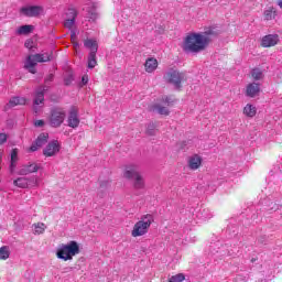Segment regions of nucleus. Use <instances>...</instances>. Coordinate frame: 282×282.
<instances>
[{
	"label": "nucleus",
	"mask_w": 282,
	"mask_h": 282,
	"mask_svg": "<svg viewBox=\"0 0 282 282\" xmlns=\"http://www.w3.org/2000/svg\"><path fill=\"white\" fill-rule=\"evenodd\" d=\"M243 113H245V116H248V118H254V116H257V108L254 106L248 104L243 108Z\"/></svg>",
	"instance_id": "obj_25"
},
{
	"label": "nucleus",
	"mask_w": 282,
	"mask_h": 282,
	"mask_svg": "<svg viewBox=\"0 0 282 282\" xmlns=\"http://www.w3.org/2000/svg\"><path fill=\"white\" fill-rule=\"evenodd\" d=\"M96 65H98V62L96 61V50H94L88 55V69H94Z\"/></svg>",
	"instance_id": "obj_26"
},
{
	"label": "nucleus",
	"mask_w": 282,
	"mask_h": 282,
	"mask_svg": "<svg viewBox=\"0 0 282 282\" xmlns=\"http://www.w3.org/2000/svg\"><path fill=\"white\" fill-rule=\"evenodd\" d=\"M73 45H74L75 50L79 47V44H78V42H76V41L73 42Z\"/></svg>",
	"instance_id": "obj_47"
},
{
	"label": "nucleus",
	"mask_w": 282,
	"mask_h": 282,
	"mask_svg": "<svg viewBox=\"0 0 282 282\" xmlns=\"http://www.w3.org/2000/svg\"><path fill=\"white\" fill-rule=\"evenodd\" d=\"M251 78H253V80L263 79V70H261L260 68H253L251 70Z\"/></svg>",
	"instance_id": "obj_29"
},
{
	"label": "nucleus",
	"mask_w": 282,
	"mask_h": 282,
	"mask_svg": "<svg viewBox=\"0 0 282 282\" xmlns=\"http://www.w3.org/2000/svg\"><path fill=\"white\" fill-rule=\"evenodd\" d=\"M88 19L96 21L98 19V13H96V11L88 12Z\"/></svg>",
	"instance_id": "obj_37"
},
{
	"label": "nucleus",
	"mask_w": 282,
	"mask_h": 282,
	"mask_svg": "<svg viewBox=\"0 0 282 282\" xmlns=\"http://www.w3.org/2000/svg\"><path fill=\"white\" fill-rule=\"evenodd\" d=\"M20 12L24 17H40V14H43L44 9L41 6H30V7H22L20 9Z\"/></svg>",
	"instance_id": "obj_9"
},
{
	"label": "nucleus",
	"mask_w": 282,
	"mask_h": 282,
	"mask_svg": "<svg viewBox=\"0 0 282 282\" xmlns=\"http://www.w3.org/2000/svg\"><path fill=\"white\" fill-rule=\"evenodd\" d=\"M109 185H110L109 181H104L100 183L101 188H107V186H109Z\"/></svg>",
	"instance_id": "obj_45"
},
{
	"label": "nucleus",
	"mask_w": 282,
	"mask_h": 282,
	"mask_svg": "<svg viewBox=\"0 0 282 282\" xmlns=\"http://www.w3.org/2000/svg\"><path fill=\"white\" fill-rule=\"evenodd\" d=\"M47 91V86H40L35 90V97L33 99V111L34 113H39L41 111V107L39 105H43L45 102V93Z\"/></svg>",
	"instance_id": "obj_8"
},
{
	"label": "nucleus",
	"mask_w": 282,
	"mask_h": 282,
	"mask_svg": "<svg viewBox=\"0 0 282 282\" xmlns=\"http://www.w3.org/2000/svg\"><path fill=\"white\" fill-rule=\"evenodd\" d=\"M14 186L18 188H28V177H18L13 181Z\"/></svg>",
	"instance_id": "obj_27"
},
{
	"label": "nucleus",
	"mask_w": 282,
	"mask_h": 282,
	"mask_svg": "<svg viewBox=\"0 0 282 282\" xmlns=\"http://www.w3.org/2000/svg\"><path fill=\"white\" fill-rule=\"evenodd\" d=\"M70 41L72 43L76 42V31L70 32Z\"/></svg>",
	"instance_id": "obj_43"
},
{
	"label": "nucleus",
	"mask_w": 282,
	"mask_h": 282,
	"mask_svg": "<svg viewBox=\"0 0 282 282\" xmlns=\"http://www.w3.org/2000/svg\"><path fill=\"white\" fill-rule=\"evenodd\" d=\"M153 111H158V113H160V116H169V113H170V111L167 110L166 107L160 106V105H154Z\"/></svg>",
	"instance_id": "obj_30"
},
{
	"label": "nucleus",
	"mask_w": 282,
	"mask_h": 282,
	"mask_svg": "<svg viewBox=\"0 0 282 282\" xmlns=\"http://www.w3.org/2000/svg\"><path fill=\"white\" fill-rule=\"evenodd\" d=\"M0 259L2 261H7V259H10V247L3 246L0 248Z\"/></svg>",
	"instance_id": "obj_28"
},
{
	"label": "nucleus",
	"mask_w": 282,
	"mask_h": 282,
	"mask_svg": "<svg viewBox=\"0 0 282 282\" xmlns=\"http://www.w3.org/2000/svg\"><path fill=\"white\" fill-rule=\"evenodd\" d=\"M147 134L148 135H155V123L150 122L148 124Z\"/></svg>",
	"instance_id": "obj_35"
},
{
	"label": "nucleus",
	"mask_w": 282,
	"mask_h": 282,
	"mask_svg": "<svg viewBox=\"0 0 282 282\" xmlns=\"http://www.w3.org/2000/svg\"><path fill=\"white\" fill-rule=\"evenodd\" d=\"M84 46L87 47V50H90V52H94L95 50V54L98 53V42H96V40H86Z\"/></svg>",
	"instance_id": "obj_24"
},
{
	"label": "nucleus",
	"mask_w": 282,
	"mask_h": 282,
	"mask_svg": "<svg viewBox=\"0 0 282 282\" xmlns=\"http://www.w3.org/2000/svg\"><path fill=\"white\" fill-rule=\"evenodd\" d=\"M254 261H257V258L251 259V263H254Z\"/></svg>",
	"instance_id": "obj_49"
},
{
	"label": "nucleus",
	"mask_w": 282,
	"mask_h": 282,
	"mask_svg": "<svg viewBox=\"0 0 282 282\" xmlns=\"http://www.w3.org/2000/svg\"><path fill=\"white\" fill-rule=\"evenodd\" d=\"M67 124L70 129H78L80 124V119L78 118V110L76 108H72L68 112Z\"/></svg>",
	"instance_id": "obj_11"
},
{
	"label": "nucleus",
	"mask_w": 282,
	"mask_h": 282,
	"mask_svg": "<svg viewBox=\"0 0 282 282\" xmlns=\"http://www.w3.org/2000/svg\"><path fill=\"white\" fill-rule=\"evenodd\" d=\"M163 102L167 106H171L175 102V99H173V97L165 96L163 97Z\"/></svg>",
	"instance_id": "obj_36"
},
{
	"label": "nucleus",
	"mask_w": 282,
	"mask_h": 282,
	"mask_svg": "<svg viewBox=\"0 0 282 282\" xmlns=\"http://www.w3.org/2000/svg\"><path fill=\"white\" fill-rule=\"evenodd\" d=\"M34 32V25L25 24L21 25L15 34L19 36H26V34H32Z\"/></svg>",
	"instance_id": "obj_22"
},
{
	"label": "nucleus",
	"mask_w": 282,
	"mask_h": 282,
	"mask_svg": "<svg viewBox=\"0 0 282 282\" xmlns=\"http://www.w3.org/2000/svg\"><path fill=\"white\" fill-rule=\"evenodd\" d=\"M52 80H54V74H50V75L45 78V83H52Z\"/></svg>",
	"instance_id": "obj_44"
},
{
	"label": "nucleus",
	"mask_w": 282,
	"mask_h": 282,
	"mask_svg": "<svg viewBox=\"0 0 282 282\" xmlns=\"http://www.w3.org/2000/svg\"><path fill=\"white\" fill-rule=\"evenodd\" d=\"M153 224V215L147 214L137 221L131 231L132 237H144Z\"/></svg>",
	"instance_id": "obj_4"
},
{
	"label": "nucleus",
	"mask_w": 282,
	"mask_h": 282,
	"mask_svg": "<svg viewBox=\"0 0 282 282\" xmlns=\"http://www.w3.org/2000/svg\"><path fill=\"white\" fill-rule=\"evenodd\" d=\"M52 61V54L42 53L29 55L24 63V69H28L30 74H36V63H50Z\"/></svg>",
	"instance_id": "obj_5"
},
{
	"label": "nucleus",
	"mask_w": 282,
	"mask_h": 282,
	"mask_svg": "<svg viewBox=\"0 0 282 282\" xmlns=\"http://www.w3.org/2000/svg\"><path fill=\"white\" fill-rule=\"evenodd\" d=\"M61 150V145L58 144V141L50 142L46 148L43 151V154L46 158H52L53 155H56L58 151Z\"/></svg>",
	"instance_id": "obj_14"
},
{
	"label": "nucleus",
	"mask_w": 282,
	"mask_h": 282,
	"mask_svg": "<svg viewBox=\"0 0 282 282\" xmlns=\"http://www.w3.org/2000/svg\"><path fill=\"white\" fill-rule=\"evenodd\" d=\"M34 127H45V121H43V120H36L35 122H34Z\"/></svg>",
	"instance_id": "obj_40"
},
{
	"label": "nucleus",
	"mask_w": 282,
	"mask_h": 282,
	"mask_svg": "<svg viewBox=\"0 0 282 282\" xmlns=\"http://www.w3.org/2000/svg\"><path fill=\"white\" fill-rule=\"evenodd\" d=\"M67 15L69 18L65 20L64 25L68 30H72L74 28V23H76V17H78V12H76V9H68Z\"/></svg>",
	"instance_id": "obj_18"
},
{
	"label": "nucleus",
	"mask_w": 282,
	"mask_h": 282,
	"mask_svg": "<svg viewBox=\"0 0 282 282\" xmlns=\"http://www.w3.org/2000/svg\"><path fill=\"white\" fill-rule=\"evenodd\" d=\"M278 6H279V8H281V10H282V0H278Z\"/></svg>",
	"instance_id": "obj_48"
},
{
	"label": "nucleus",
	"mask_w": 282,
	"mask_h": 282,
	"mask_svg": "<svg viewBox=\"0 0 282 282\" xmlns=\"http://www.w3.org/2000/svg\"><path fill=\"white\" fill-rule=\"evenodd\" d=\"M235 254H237V249L236 250L231 249L227 251L228 257H235Z\"/></svg>",
	"instance_id": "obj_42"
},
{
	"label": "nucleus",
	"mask_w": 282,
	"mask_h": 282,
	"mask_svg": "<svg viewBox=\"0 0 282 282\" xmlns=\"http://www.w3.org/2000/svg\"><path fill=\"white\" fill-rule=\"evenodd\" d=\"M264 21H272V19H276V9L274 7H270L269 9L264 10Z\"/></svg>",
	"instance_id": "obj_23"
},
{
	"label": "nucleus",
	"mask_w": 282,
	"mask_h": 282,
	"mask_svg": "<svg viewBox=\"0 0 282 282\" xmlns=\"http://www.w3.org/2000/svg\"><path fill=\"white\" fill-rule=\"evenodd\" d=\"M34 235H43L45 232V224L39 223L34 224Z\"/></svg>",
	"instance_id": "obj_32"
},
{
	"label": "nucleus",
	"mask_w": 282,
	"mask_h": 282,
	"mask_svg": "<svg viewBox=\"0 0 282 282\" xmlns=\"http://www.w3.org/2000/svg\"><path fill=\"white\" fill-rule=\"evenodd\" d=\"M195 215L199 221H207V219H213V212H210V208L208 207H200Z\"/></svg>",
	"instance_id": "obj_17"
},
{
	"label": "nucleus",
	"mask_w": 282,
	"mask_h": 282,
	"mask_svg": "<svg viewBox=\"0 0 282 282\" xmlns=\"http://www.w3.org/2000/svg\"><path fill=\"white\" fill-rule=\"evenodd\" d=\"M87 83H89V76L84 75V76L82 77V85H87Z\"/></svg>",
	"instance_id": "obj_41"
},
{
	"label": "nucleus",
	"mask_w": 282,
	"mask_h": 282,
	"mask_svg": "<svg viewBox=\"0 0 282 282\" xmlns=\"http://www.w3.org/2000/svg\"><path fill=\"white\" fill-rule=\"evenodd\" d=\"M184 279H185L184 273H177L176 275H172L169 279V282H182L184 281Z\"/></svg>",
	"instance_id": "obj_33"
},
{
	"label": "nucleus",
	"mask_w": 282,
	"mask_h": 282,
	"mask_svg": "<svg viewBox=\"0 0 282 282\" xmlns=\"http://www.w3.org/2000/svg\"><path fill=\"white\" fill-rule=\"evenodd\" d=\"M48 138H50V134L45 132L41 133L35 140V142H33L32 145L30 147V151L32 153H34V151H39L41 147H44V144H47Z\"/></svg>",
	"instance_id": "obj_12"
},
{
	"label": "nucleus",
	"mask_w": 282,
	"mask_h": 282,
	"mask_svg": "<svg viewBox=\"0 0 282 282\" xmlns=\"http://www.w3.org/2000/svg\"><path fill=\"white\" fill-rule=\"evenodd\" d=\"M261 93V85L259 83H251L247 85L246 96L248 98H256Z\"/></svg>",
	"instance_id": "obj_15"
},
{
	"label": "nucleus",
	"mask_w": 282,
	"mask_h": 282,
	"mask_svg": "<svg viewBox=\"0 0 282 282\" xmlns=\"http://www.w3.org/2000/svg\"><path fill=\"white\" fill-rule=\"evenodd\" d=\"M17 164H19V149L14 148L11 150L10 154L9 172L11 175H14V172L17 171Z\"/></svg>",
	"instance_id": "obj_13"
},
{
	"label": "nucleus",
	"mask_w": 282,
	"mask_h": 282,
	"mask_svg": "<svg viewBox=\"0 0 282 282\" xmlns=\"http://www.w3.org/2000/svg\"><path fill=\"white\" fill-rule=\"evenodd\" d=\"M65 122V110L61 108H54L51 110L50 124L53 128H58Z\"/></svg>",
	"instance_id": "obj_7"
},
{
	"label": "nucleus",
	"mask_w": 282,
	"mask_h": 282,
	"mask_svg": "<svg viewBox=\"0 0 282 282\" xmlns=\"http://www.w3.org/2000/svg\"><path fill=\"white\" fill-rule=\"evenodd\" d=\"M215 34L213 29H208L207 31L202 33H189L184 41L183 50L184 52H189L191 54H197L199 52H204L206 47H208V43H210V39L208 36Z\"/></svg>",
	"instance_id": "obj_1"
},
{
	"label": "nucleus",
	"mask_w": 282,
	"mask_h": 282,
	"mask_svg": "<svg viewBox=\"0 0 282 282\" xmlns=\"http://www.w3.org/2000/svg\"><path fill=\"white\" fill-rule=\"evenodd\" d=\"M24 46L28 50H32V47H34V42L32 40H26L25 43H24Z\"/></svg>",
	"instance_id": "obj_38"
},
{
	"label": "nucleus",
	"mask_w": 282,
	"mask_h": 282,
	"mask_svg": "<svg viewBox=\"0 0 282 282\" xmlns=\"http://www.w3.org/2000/svg\"><path fill=\"white\" fill-rule=\"evenodd\" d=\"M41 169V165L36 163H30L22 165V167L19 170V175H30V173H36Z\"/></svg>",
	"instance_id": "obj_16"
},
{
	"label": "nucleus",
	"mask_w": 282,
	"mask_h": 282,
	"mask_svg": "<svg viewBox=\"0 0 282 282\" xmlns=\"http://www.w3.org/2000/svg\"><path fill=\"white\" fill-rule=\"evenodd\" d=\"M34 187V186H39V177L32 176V177H28V187Z\"/></svg>",
	"instance_id": "obj_34"
},
{
	"label": "nucleus",
	"mask_w": 282,
	"mask_h": 282,
	"mask_svg": "<svg viewBox=\"0 0 282 282\" xmlns=\"http://www.w3.org/2000/svg\"><path fill=\"white\" fill-rule=\"evenodd\" d=\"M279 41H281V39L279 37V34H268L262 36L261 46L274 47L275 45H279Z\"/></svg>",
	"instance_id": "obj_10"
},
{
	"label": "nucleus",
	"mask_w": 282,
	"mask_h": 282,
	"mask_svg": "<svg viewBox=\"0 0 282 282\" xmlns=\"http://www.w3.org/2000/svg\"><path fill=\"white\" fill-rule=\"evenodd\" d=\"M165 83L173 85L176 89H182V83L186 80V73L170 68L163 76Z\"/></svg>",
	"instance_id": "obj_6"
},
{
	"label": "nucleus",
	"mask_w": 282,
	"mask_h": 282,
	"mask_svg": "<svg viewBox=\"0 0 282 282\" xmlns=\"http://www.w3.org/2000/svg\"><path fill=\"white\" fill-rule=\"evenodd\" d=\"M188 166L192 171H197L202 166V156L195 154L188 160Z\"/></svg>",
	"instance_id": "obj_21"
},
{
	"label": "nucleus",
	"mask_w": 282,
	"mask_h": 282,
	"mask_svg": "<svg viewBox=\"0 0 282 282\" xmlns=\"http://www.w3.org/2000/svg\"><path fill=\"white\" fill-rule=\"evenodd\" d=\"M123 177H126V180H133V186L137 191H142V188H144V178L140 175V167L138 165H127L123 172Z\"/></svg>",
	"instance_id": "obj_3"
},
{
	"label": "nucleus",
	"mask_w": 282,
	"mask_h": 282,
	"mask_svg": "<svg viewBox=\"0 0 282 282\" xmlns=\"http://www.w3.org/2000/svg\"><path fill=\"white\" fill-rule=\"evenodd\" d=\"M76 254H80V247L74 240L67 245H62L56 251L57 259H62V261H72Z\"/></svg>",
	"instance_id": "obj_2"
},
{
	"label": "nucleus",
	"mask_w": 282,
	"mask_h": 282,
	"mask_svg": "<svg viewBox=\"0 0 282 282\" xmlns=\"http://www.w3.org/2000/svg\"><path fill=\"white\" fill-rule=\"evenodd\" d=\"M18 105H25V98L23 97H12L9 102L4 106V111L12 109V107H18Z\"/></svg>",
	"instance_id": "obj_19"
},
{
	"label": "nucleus",
	"mask_w": 282,
	"mask_h": 282,
	"mask_svg": "<svg viewBox=\"0 0 282 282\" xmlns=\"http://www.w3.org/2000/svg\"><path fill=\"white\" fill-rule=\"evenodd\" d=\"M264 204H267L264 210H279V205L274 202H271L269 198L264 199Z\"/></svg>",
	"instance_id": "obj_31"
},
{
	"label": "nucleus",
	"mask_w": 282,
	"mask_h": 282,
	"mask_svg": "<svg viewBox=\"0 0 282 282\" xmlns=\"http://www.w3.org/2000/svg\"><path fill=\"white\" fill-rule=\"evenodd\" d=\"M237 281H247V278L245 276V278H241V275H237Z\"/></svg>",
	"instance_id": "obj_46"
},
{
	"label": "nucleus",
	"mask_w": 282,
	"mask_h": 282,
	"mask_svg": "<svg viewBox=\"0 0 282 282\" xmlns=\"http://www.w3.org/2000/svg\"><path fill=\"white\" fill-rule=\"evenodd\" d=\"M8 142V135L6 133H0V144H6Z\"/></svg>",
	"instance_id": "obj_39"
},
{
	"label": "nucleus",
	"mask_w": 282,
	"mask_h": 282,
	"mask_svg": "<svg viewBox=\"0 0 282 282\" xmlns=\"http://www.w3.org/2000/svg\"><path fill=\"white\" fill-rule=\"evenodd\" d=\"M144 67H145V72H148V74H153V72H155L158 69V59H155L153 57H149L145 61Z\"/></svg>",
	"instance_id": "obj_20"
}]
</instances>
